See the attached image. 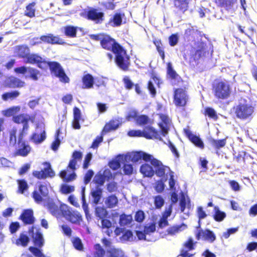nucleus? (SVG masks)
<instances>
[{
    "label": "nucleus",
    "mask_w": 257,
    "mask_h": 257,
    "mask_svg": "<svg viewBox=\"0 0 257 257\" xmlns=\"http://www.w3.org/2000/svg\"><path fill=\"white\" fill-rule=\"evenodd\" d=\"M101 46L107 50H111L115 54V62L122 70L126 71L130 64V57L126 54V51L114 39L108 35H105L101 40Z\"/></svg>",
    "instance_id": "1"
},
{
    "label": "nucleus",
    "mask_w": 257,
    "mask_h": 257,
    "mask_svg": "<svg viewBox=\"0 0 257 257\" xmlns=\"http://www.w3.org/2000/svg\"><path fill=\"white\" fill-rule=\"evenodd\" d=\"M17 129L14 127L9 132V136L8 142H6L7 144L11 147H16L18 143V149L16 152L17 155L26 157L30 153L31 148L29 145L26 144L23 141V139L25 136L18 135L17 137Z\"/></svg>",
    "instance_id": "2"
},
{
    "label": "nucleus",
    "mask_w": 257,
    "mask_h": 257,
    "mask_svg": "<svg viewBox=\"0 0 257 257\" xmlns=\"http://www.w3.org/2000/svg\"><path fill=\"white\" fill-rule=\"evenodd\" d=\"M194 60H201L208 54L211 45L204 35L198 30L194 31Z\"/></svg>",
    "instance_id": "3"
},
{
    "label": "nucleus",
    "mask_w": 257,
    "mask_h": 257,
    "mask_svg": "<svg viewBox=\"0 0 257 257\" xmlns=\"http://www.w3.org/2000/svg\"><path fill=\"white\" fill-rule=\"evenodd\" d=\"M130 137H145L148 139H156L162 141L159 133L153 127L146 126L143 131L141 130H131L127 133Z\"/></svg>",
    "instance_id": "4"
},
{
    "label": "nucleus",
    "mask_w": 257,
    "mask_h": 257,
    "mask_svg": "<svg viewBox=\"0 0 257 257\" xmlns=\"http://www.w3.org/2000/svg\"><path fill=\"white\" fill-rule=\"evenodd\" d=\"M234 109L237 117L245 119L252 114L254 108L246 100L241 99Z\"/></svg>",
    "instance_id": "5"
},
{
    "label": "nucleus",
    "mask_w": 257,
    "mask_h": 257,
    "mask_svg": "<svg viewBox=\"0 0 257 257\" xmlns=\"http://www.w3.org/2000/svg\"><path fill=\"white\" fill-rule=\"evenodd\" d=\"M212 90L216 98L222 99L228 98L231 92L229 85L222 81H215L213 84Z\"/></svg>",
    "instance_id": "6"
},
{
    "label": "nucleus",
    "mask_w": 257,
    "mask_h": 257,
    "mask_svg": "<svg viewBox=\"0 0 257 257\" xmlns=\"http://www.w3.org/2000/svg\"><path fill=\"white\" fill-rule=\"evenodd\" d=\"M52 73L58 77L60 81L63 83H68L69 78L65 74L61 65L57 62H48L47 63Z\"/></svg>",
    "instance_id": "7"
},
{
    "label": "nucleus",
    "mask_w": 257,
    "mask_h": 257,
    "mask_svg": "<svg viewBox=\"0 0 257 257\" xmlns=\"http://www.w3.org/2000/svg\"><path fill=\"white\" fill-rule=\"evenodd\" d=\"M30 119V116L27 114H21L18 115L14 116L13 121L17 123H22L23 128L19 131V135L22 136H26L29 128V121Z\"/></svg>",
    "instance_id": "8"
},
{
    "label": "nucleus",
    "mask_w": 257,
    "mask_h": 257,
    "mask_svg": "<svg viewBox=\"0 0 257 257\" xmlns=\"http://www.w3.org/2000/svg\"><path fill=\"white\" fill-rule=\"evenodd\" d=\"M61 213L68 220L73 223H77L81 218L79 212L72 211L70 207L66 205H62L61 207Z\"/></svg>",
    "instance_id": "9"
},
{
    "label": "nucleus",
    "mask_w": 257,
    "mask_h": 257,
    "mask_svg": "<svg viewBox=\"0 0 257 257\" xmlns=\"http://www.w3.org/2000/svg\"><path fill=\"white\" fill-rule=\"evenodd\" d=\"M42 41L51 44H60L63 43V40L59 37L54 36L52 34H50L48 35L42 36L40 38H34L31 42V44L35 45L40 44Z\"/></svg>",
    "instance_id": "10"
},
{
    "label": "nucleus",
    "mask_w": 257,
    "mask_h": 257,
    "mask_svg": "<svg viewBox=\"0 0 257 257\" xmlns=\"http://www.w3.org/2000/svg\"><path fill=\"white\" fill-rule=\"evenodd\" d=\"M49 193V190L45 183L40 184L38 185V187H36L33 193V197L35 201L40 203L43 201L42 197H46Z\"/></svg>",
    "instance_id": "11"
},
{
    "label": "nucleus",
    "mask_w": 257,
    "mask_h": 257,
    "mask_svg": "<svg viewBox=\"0 0 257 257\" xmlns=\"http://www.w3.org/2000/svg\"><path fill=\"white\" fill-rule=\"evenodd\" d=\"M196 228L197 232L196 234V237L198 240L201 239L212 243L216 239L215 234L210 230L208 229L203 230L200 228V224Z\"/></svg>",
    "instance_id": "12"
},
{
    "label": "nucleus",
    "mask_w": 257,
    "mask_h": 257,
    "mask_svg": "<svg viewBox=\"0 0 257 257\" xmlns=\"http://www.w3.org/2000/svg\"><path fill=\"white\" fill-rule=\"evenodd\" d=\"M47 166L43 170L40 171H35L33 172V175L38 179H45L48 177H53L55 176V172L51 168L49 163H45Z\"/></svg>",
    "instance_id": "13"
},
{
    "label": "nucleus",
    "mask_w": 257,
    "mask_h": 257,
    "mask_svg": "<svg viewBox=\"0 0 257 257\" xmlns=\"http://www.w3.org/2000/svg\"><path fill=\"white\" fill-rule=\"evenodd\" d=\"M217 3L230 14L234 13L237 9V0H217Z\"/></svg>",
    "instance_id": "14"
},
{
    "label": "nucleus",
    "mask_w": 257,
    "mask_h": 257,
    "mask_svg": "<svg viewBox=\"0 0 257 257\" xmlns=\"http://www.w3.org/2000/svg\"><path fill=\"white\" fill-rule=\"evenodd\" d=\"M111 176L112 175L110 170H105L103 174L100 173L97 174L94 176L93 182L97 185L96 186H100L101 187L103 185L105 180L110 179Z\"/></svg>",
    "instance_id": "15"
},
{
    "label": "nucleus",
    "mask_w": 257,
    "mask_h": 257,
    "mask_svg": "<svg viewBox=\"0 0 257 257\" xmlns=\"http://www.w3.org/2000/svg\"><path fill=\"white\" fill-rule=\"evenodd\" d=\"M187 101V95L182 89H176L174 94V102L177 106H182Z\"/></svg>",
    "instance_id": "16"
},
{
    "label": "nucleus",
    "mask_w": 257,
    "mask_h": 257,
    "mask_svg": "<svg viewBox=\"0 0 257 257\" xmlns=\"http://www.w3.org/2000/svg\"><path fill=\"white\" fill-rule=\"evenodd\" d=\"M88 19L95 21L96 23H101L103 21L104 14L98 12L96 9L90 10L87 15Z\"/></svg>",
    "instance_id": "17"
},
{
    "label": "nucleus",
    "mask_w": 257,
    "mask_h": 257,
    "mask_svg": "<svg viewBox=\"0 0 257 257\" xmlns=\"http://www.w3.org/2000/svg\"><path fill=\"white\" fill-rule=\"evenodd\" d=\"M122 122V118L118 117L117 118L112 119L105 125L102 133H107L111 131L116 130L121 124Z\"/></svg>",
    "instance_id": "18"
},
{
    "label": "nucleus",
    "mask_w": 257,
    "mask_h": 257,
    "mask_svg": "<svg viewBox=\"0 0 257 257\" xmlns=\"http://www.w3.org/2000/svg\"><path fill=\"white\" fill-rule=\"evenodd\" d=\"M14 53L15 56L26 58L30 53V49L26 45L16 46L14 48Z\"/></svg>",
    "instance_id": "19"
},
{
    "label": "nucleus",
    "mask_w": 257,
    "mask_h": 257,
    "mask_svg": "<svg viewBox=\"0 0 257 257\" xmlns=\"http://www.w3.org/2000/svg\"><path fill=\"white\" fill-rule=\"evenodd\" d=\"M150 162L151 165L154 167L155 169V173L158 176L162 177L165 175V167L162 164L161 162L153 157Z\"/></svg>",
    "instance_id": "20"
},
{
    "label": "nucleus",
    "mask_w": 257,
    "mask_h": 257,
    "mask_svg": "<svg viewBox=\"0 0 257 257\" xmlns=\"http://www.w3.org/2000/svg\"><path fill=\"white\" fill-rule=\"evenodd\" d=\"M153 156L143 151H138L132 153V162H138L141 159L145 161H150L153 158Z\"/></svg>",
    "instance_id": "21"
},
{
    "label": "nucleus",
    "mask_w": 257,
    "mask_h": 257,
    "mask_svg": "<svg viewBox=\"0 0 257 257\" xmlns=\"http://www.w3.org/2000/svg\"><path fill=\"white\" fill-rule=\"evenodd\" d=\"M90 195L92 197V203L95 205L99 204L102 197V189L100 186H96L91 189Z\"/></svg>",
    "instance_id": "22"
},
{
    "label": "nucleus",
    "mask_w": 257,
    "mask_h": 257,
    "mask_svg": "<svg viewBox=\"0 0 257 257\" xmlns=\"http://www.w3.org/2000/svg\"><path fill=\"white\" fill-rule=\"evenodd\" d=\"M20 218L24 223L27 224H33L35 221L33 211L31 209L24 210L20 216Z\"/></svg>",
    "instance_id": "23"
},
{
    "label": "nucleus",
    "mask_w": 257,
    "mask_h": 257,
    "mask_svg": "<svg viewBox=\"0 0 257 257\" xmlns=\"http://www.w3.org/2000/svg\"><path fill=\"white\" fill-rule=\"evenodd\" d=\"M32 231L31 236L34 244L38 247H42L44 244V239L42 233L39 230H37L36 233H34L33 229H32Z\"/></svg>",
    "instance_id": "24"
},
{
    "label": "nucleus",
    "mask_w": 257,
    "mask_h": 257,
    "mask_svg": "<svg viewBox=\"0 0 257 257\" xmlns=\"http://www.w3.org/2000/svg\"><path fill=\"white\" fill-rule=\"evenodd\" d=\"M196 13L200 18L205 17V14L207 9L205 8L207 2L203 0H195Z\"/></svg>",
    "instance_id": "25"
},
{
    "label": "nucleus",
    "mask_w": 257,
    "mask_h": 257,
    "mask_svg": "<svg viewBox=\"0 0 257 257\" xmlns=\"http://www.w3.org/2000/svg\"><path fill=\"white\" fill-rule=\"evenodd\" d=\"M26 58V63L32 64H37L38 66L40 68H41V63L45 62V61L43 60V58L40 56L36 54H30L29 53Z\"/></svg>",
    "instance_id": "26"
},
{
    "label": "nucleus",
    "mask_w": 257,
    "mask_h": 257,
    "mask_svg": "<svg viewBox=\"0 0 257 257\" xmlns=\"http://www.w3.org/2000/svg\"><path fill=\"white\" fill-rule=\"evenodd\" d=\"M46 206L51 214L54 216L59 215L61 212V206L59 207L52 199L48 200Z\"/></svg>",
    "instance_id": "27"
},
{
    "label": "nucleus",
    "mask_w": 257,
    "mask_h": 257,
    "mask_svg": "<svg viewBox=\"0 0 257 257\" xmlns=\"http://www.w3.org/2000/svg\"><path fill=\"white\" fill-rule=\"evenodd\" d=\"M124 16V15L123 13H116L109 20V24L113 27L119 26L122 23V18Z\"/></svg>",
    "instance_id": "28"
},
{
    "label": "nucleus",
    "mask_w": 257,
    "mask_h": 257,
    "mask_svg": "<svg viewBox=\"0 0 257 257\" xmlns=\"http://www.w3.org/2000/svg\"><path fill=\"white\" fill-rule=\"evenodd\" d=\"M140 172L147 177H151L155 174V171L153 167L148 164H145L141 166Z\"/></svg>",
    "instance_id": "29"
},
{
    "label": "nucleus",
    "mask_w": 257,
    "mask_h": 257,
    "mask_svg": "<svg viewBox=\"0 0 257 257\" xmlns=\"http://www.w3.org/2000/svg\"><path fill=\"white\" fill-rule=\"evenodd\" d=\"M185 246L187 249H183L181 254L178 255L177 257H192V255H190L188 252L189 250L193 249V239L192 238H190L189 240L186 242Z\"/></svg>",
    "instance_id": "30"
},
{
    "label": "nucleus",
    "mask_w": 257,
    "mask_h": 257,
    "mask_svg": "<svg viewBox=\"0 0 257 257\" xmlns=\"http://www.w3.org/2000/svg\"><path fill=\"white\" fill-rule=\"evenodd\" d=\"M85 186L82 187L81 200H82V208L85 212L86 218L87 219H88L89 218H90V215L89 213L88 206L87 203H86V199H85Z\"/></svg>",
    "instance_id": "31"
},
{
    "label": "nucleus",
    "mask_w": 257,
    "mask_h": 257,
    "mask_svg": "<svg viewBox=\"0 0 257 257\" xmlns=\"http://www.w3.org/2000/svg\"><path fill=\"white\" fill-rule=\"evenodd\" d=\"M104 203L109 208L116 206L118 203V199L115 195H111L105 198Z\"/></svg>",
    "instance_id": "32"
},
{
    "label": "nucleus",
    "mask_w": 257,
    "mask_h": 257,
    "mask_svg": "<svg viewBox=\"0 0 257 257\" xmlns=\"http://www.w3.org/2000/svg\"><path fill=\"white\" fill-rule=\"evenodd\" d=\"M214 213L213 218L214 220L218 222H221L226 217V213L220 210L219 207L215 206L214 207Z\"/></svg>",
    "instance_id": "33"
},
{
    "label": "nucleus",
    "mask_w": 257,
    "mask_h": 257,
    "mask_svg": "<svg viewBox=\"0 0 257 257\" xmlns=\"http://www.w3.org/2000/svg\"><path fill=\"white\" fill-rule=\"evenodd\" d=\"M107 251L109 254V257H124V253L121 249L115 248L114 246L108 248Z\"/></svg>",
    "instance_id": "34"
},
{
    "label": "nucleus",
    "mask_w": 257,
    "mask_h": 257,
    "mask_svg": "<svg viewBox=\"0 0 257 257\" xmlns=\"http://www.w3.org/2000/svg\"><path fill=\"white\" fill-rule=\"evenodd\" d=\"M30 241L29 236L24 233H21L19 238L16 241V244L17 245H21L23 247L27 246Z\"/></svg>",
    "instance_id": "35"
},
{
    "label": "nucleus",
    "mask_w": 257,
    "mask_h": 257,
    "mask_svg": "<svg viewBox=\"0 0 257 257\" xmlns=\"http://www.w3.org/2000/svg\"><path fill=\"white\" fill-rule=\"evenodd\" d=\"M82 81L85 88H90L93 87L94 79L91 75L87 74L84 75L83 77Z\"/></svg>",
    "instance_id": "36"
},
{
    "label": "nucleus",
    "mask_w": 257,
    "mask_h": 257,
    "mask_svg": "<svg viewBox=\"0 0 257 257\" xmlns=\"http://www.w3.org/2000/svg\"><path fill=\"white\" fill-rule=\"evenodd\" d=\"M132 220V215L122 214L119 217V223L121 226H124L130 224Z\"/></svg>",
    "instance_id": "37"
},
{
    "label": "nucleus",
    "mask_w": 257,
    "mask_h": 257,
    "mask_svg": "<svg viewBox=\"0 0 257 257\" xmlns=\"http://www.w3.org/2000/svg\"><path fill=\"white\" fill-rule=\"evenodd\" d=\"M28 74L25 76L26 78L29 77L34 81L38 80V75H40V72L38 70L29 67L28 69Z\"/></svg>",
    "instance_id": "38"
},
{
    "label": "nucleus",
    "mask_w": 257,
    "mask_h": 257,
    "mask_svg": "<svg viewBox=\"0 0 257 257\" xmlns=\"http://www.w3.org/2000/svg\"><path fill=\"white\" fill-rule=\"evenodd\" d=\"M186 227L187 226L185 224H182L180 225H177L170 227L168 229V232L169 234L175 235L176 233L185 229Z\"/></svg>",
    "instance_id": "39"
},
{
    "label": "nucleus",
    "mask_w": 257,
    "mask_h": 257,
    "mask_svg": "<svg viewBox=\"0 0 257 257\" xmlns=\"http://www.w3.org/2000/svg\"><path fill=\"white\" fill-rule=\"evenodd\" d=\"M20 109L21 107L20 106H13L4 110L3 114L5 116L7 117L13 116L18 113L20 111Z\"/></svg>",
    "instance_id": "40"
},
{
    "label": "nucleus",
    "mask_w": 257,
    "mask_h": 257,
    "mask_svg": "<svg viewBox=\"0 0 257 257\" xmlns=\"http://www.w3.org/2000/svg\"><path fill=\"white\" fill-rule=\"evenodd\" d=\"M150 119L146 115H139L136 118V123L139 125H144L150 123Z\"/></svg>",
    "instance_id": "41"
},
{
    "label": "nucleus",
    "mask_w": 257,
    "mask_h": 257,
    "mask_svg": "<svg viewBox=\"0 0 257 257\" xmlns=\"http://www.w3.org/2000/svg\"><path fill=\"white\" fill-rule=\"evenodd\" d=\"M9 85L12 87H21L23 86L24 82L19 79L12 77L9 78Z\"/></svg>",
    "instance_id": "42"
},
{
    "label": "nucleus",
    "mask_w": 257,
    "mask_h": 257,
    "mask_svg": "<svg viewBox=\"0 0 257 257\" xmlns=\"http://www.w3.org/2000/svg\"><path fill=\"white\" fill-rule=\"evenodd\" d=\"M65 34L69 37H75L76 36L77 29L72 26H68L64 27Z\"/></svg>",
    "instance_id": "43"
},
{
    "label": "nucleus",
    "mask_w": 257,
    "mask_h": 257,
    "mask_svg": "<svg viewBox=\"0 0 257 257\" xmlns=\"http://www.w3.org/2000/svg\"><path fill=\"white\" fill-rule=\"evenodd\" d=\"M193 58V54H192L191 51L184 52L183 61L184 64L186 66H192V60Z\"/></svg>",
    "instance_id": "44"
},
{
    "label": "nucleus",
    "mask_w": 257,
    "mask_h": 257,
    "mask_svg": "<svg viewBox=\"0 0 257 257\" xmlns=\"http://www.w3.org/2000/svg\"><path fill=\"white\" fill-rule=\"evenodd\" d=\"M175 6L182 11H186L188 6L187 0H174Z\"/></svg>",
    "instance_id": "45"
},
{
    "label": "nucleus",
    "mask_w": 257,
    "mask_h": 257,
    "mask_svg": "<svg viewBox=\"0 0 257 257\" xmlns=\"http://www.w3.org/2000/svg\"><path fill=\"white\" fill-rule=\"evenodd\" d=\"M19 95V92L18 91L15 90L3 94L2 98L4 100H8L9 99H13L17 97Z\"/></svg>",
    "instance_id": "46"
},
{
    "label": "nucleus",
    "mask_w": 257,
    "mask_h": 257,
    "mask_svg": "<svg viewBox=\"0 0 257 257\" xmlns=\"http://www.w3.org/2000/svg\"><path fill=\"white\" fill-rule=\"evenodd\" d=\"M182 194L180 199L179 205L181 208V212H184L186 207L190 206V203H187V199L185 195L181 192Z\"/></svg>",
    "instance_id": "47"
},
{
    "label": "nucleus",
    "mask_w": 257,
    "mask_h": 257,
    "mask_svg": "<svg viewBox=\"0 0 257 257\" xmlns=\"http://www.w3.org/2000/svg\"><path fill=\"white\" fill-rule=\"evenodd\" d=\"M194 146L201 150H203L205 148V145L203 140L199 136H197L195 135H194Z\"/></svg>",
    "instance_id": "48"
},
{
    "label": "nucleus",
    "mask_w": 257,
    "mask_h": 257,
    "mask_svg": "<svg viewBox=\"0 0 257 257\" xmlns=\"http://www.w3.org/2000/svg\"><path fill=\"white\" fill-rule=\"evenodd\" d=\"M46 136L44 135L33 134L31 137V140L35 144H41L46 139Z\"/></svg>",
    "instance_id": "49"
},
{
    "label": "nucleus",
    "mask_w": 257,
    "mask_h": 257,
    "mask_svg": "<svg viewBox=\"0 0 257 257\" xmlns=\"http://www.w3.org/2000/svg\"><path fill=\"white\" fill-rule=\"evenodd\" d=\"M60 134V131L59 129H58L57 130L56 133L55 135V141H54L53 142V143L52 144V145H51L52 149L55 151L58 149V148L60 144L61 140L59 138Z\"/></svg>",
    "instance_id": "50"
},
{
    "label": "nucleus",
    "mask_w": 257,
    "mask_h": 257,
    "mask_svg": "<svg viewBox=\"0 0 257 257\" xmlns=\"http://www.w3.org/2000/svg\"><path fill=\"white\" fill-rule=\"evenodd\" d=\"M34 134L46 136L45 124L42 122H38L36 124L35 132Z\"/></svg>",
    "instance_id": "51"
},
{
    "label": "nucleus",
    "mask_w": 257,
    "mask_h": 257,
    "mask_svg": "<svg viewBox=\"0 0 257 257\" xmlns=\"http://www.w3.org/2000/svg\"><path fill=\"white\" fill-rule=\"evenodd\" d=\"M35 4V3H32L26 7V10L25 11V15L30 17L32 18L35 16V10L34 9Z\"/></svg>",
    "instance_id": "52"
},
{
    "label": "nucleus",
    "mask_w": 257,
    "mask_h": 257,
    "mask_svg": "<svg viewBox=\"0 0 257 257\" xmlns=\"http://www.w3.org/2000/svg\"><path fill=\"white\" fill-rule=\"evenodd\" d=\"M94 257H103L105 251L100 244H96L94 245Z\"/></svg>",
    "instance_id": "53"
},
{
    "label": "nucleus",
    "mask_w": 257,
    "mask_h": 257,
    "mask_svg": "<svg viewBox=\"0 0 257 257\" xmlns=\"http://www.w3.org/2000/svg\"><path fill=\"white\" fill-rule=\"evenodd\" d=\"M208 161L205 157H199L198 158V164L201 166L202 170L201 172H206L208 168L207 165Z\"/></svg>",
    "instance_id": "54"
},
{
    "label": "nucleus",
    "mask_w": 257,
    "mask_h": 257,
    "mask_svg": "<svg viewBox=\"0 0 257 257\" xmlns=\"http://www.w3.org/2000/svg\"><path fill=\"white\" fill-rule=\"evenodd\" d=\"M117 158L120 161L121 164H127L130 161H132V153L125 156L119 155L117 156Z\"/></svg>",
    "instance_id": "55"
},
{
    "label": "nucleus",
    "mask_w": 257,
    "mask_h": 257,
    "mask_svg": "<svg viewBox=\"0 0 257 257\" xmlns=\"http://www.w3.org/2000/svg\"><path fill=\"white\" fill-rule=\"evenodd\" d=\"M95 213L96 216L99 217L100 219L104 218V217H106L107 215V212L106 209L102 207H96L95 209Z\"/></svg>",
    "instance_id": "56"
},
{
    "label": "nucleus",
    "mask_w": 257,
    "mask_h": 257,
    "mask_svg": "<svg viewBox=\"0 0 257 257\" xmlns=\"http://www.w3.org/2000/svg\"><path fill=\"white\" fill-rule=\"evenodd\" d=\"M211 143L212 145L215 147L216 148L219 149L220 148L224 147L225 145L226 141L224 139L219 140L213 139L211 141Z\"/></svg>",
    "instance_id": "57"
},
{
    "label": "nucleus",
    "mask_w": 257,
    "mask_h": 257,
    "mask_svg": "<svg viewBox=\"0 0 257 257\" xmlns=\"http://www.w3.org/2000/svg\"><path fill=\"white\" fill-rule=\"evenodd\" d=\"M121 162L119 159L116 157V159L112 160V161L109 163V166L110 168L114 170H116L121 166Z\"/></svg>",
    "instance_id": "58"
},
{
    "label": "nucleus",
    "mask_w": 257,
    "mask_h": 257,
    "mask_svg": "<svg viewBox=\"0 0 257 257\" xmlns=\"http://www.w3.org/2000/svg\"><path fill=\"white\" fill-rule=\"evenodd\" d=\"M19 189L21 193H23L28 188V185L27 182L24 180H20L18 181Z\"/></svg>",
    "instance_id": "59"
},
{
    "label": "nucleus",
    "mask_w": 257,
    "mask_h": 257,
    "mask_svg": "<svg viewBox=\"0 0 257 257\" xmlns=\"http://www.w3.org/2000/svg\"><path fill=\"white\" fill-rule=\"evenodd\" d=\"M133 238V234L132 231L130 230H125L124 232H123L121 239L124 241H131L132 240Z\"/></svg>",
    "instance_id": "60"
},
{
    "label": "nucleus",
    "mask_w": 257,
    "mask_h": 257,
    "mask_svg": "<svg viewBox=\"0 0 257 257\" xmlns=\"http://www.w3.org/2000/svg\"><path fill=\"white\" fill-rule=\"evenodd\" d=\"M94 174V172L92 170H89L86 172L84 177V183L85 185H87L90 182Z\"/></svg>",
    "instance_id": "61"
},
{
    "label": "nucleus",
    "mask_w": 257,
    "mask_h": 257,
    "mask_svg": "<svg viewBox=\"0 0 257 257\" xmlns=\"http://www.w3.org/2000/svg\"><path fill=\"white\" fill-rule=\"evenodd\" d=\"M61 191L64 194L70 193L74 190V187L72 186L63 184L61 187Z\"/></svg>",
    "instance_id": "62"
},
{
    "label": "nucleus",
    "mask_w": 257,
    "mask_h": 257,
    "mask_svg": "<svg viewBox=\"0 0 257 257\" xmlns=\"http://www.w3.org/2000/svg\"><path fill=\"white\" fill-rule=\"evenodd\" d=\"M205 114L213 119H216L217 118L216 111L214 109L210 107H207L205 109Z\"/></svg>",
    "instance_id": "63"
},
{
    "label": "nucleus",
    "mask_w": 257,
    "mask_h": 257,
    "mask_svg": "<svg viewBox=\"0 0 257 257\" xmlns=\"http://www.w3.org/2000/svg\"><path fill=\"white\" fill-rule=\"evenodd\" d=\"M164 204V200L163 197L158 195L155 198V204L157 208H161Z\"/></svg>",
    "instance_id": "64"
}]
</instances>
